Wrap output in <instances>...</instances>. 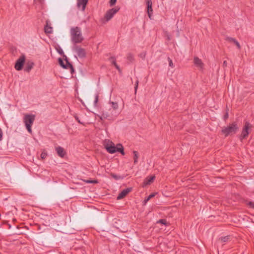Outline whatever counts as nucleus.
Returning <instances> with one entry per match:
<instances>
[{
	"mask_svg": "<svg viewBox=\"0 0 254 254\" xmlns=\"http://www.w3.org/2000/svg\"><path fill=\"white\" fill-rule=\"evenodd\" d=\"M194 64L198 67L200 68V69H202L204 64L202 63L201 59L198 58L197 57H195L194 58V61H193Z\"/></svg>",
	"mask_w": 254,
	"mask_h": 254,
	"instance_id": "obj_13",
	"label": "nucleus"
},
{
	"mask_svg": "<svg viewBox=\"0 0 254 254\" xmlns=\"http://www.w3.org/2000/svg\"><path fill=\"white\" fill-rule=\"evenodd\" d=\"M132 190L131 188H128L123 190L118 195L117 199H121L125 197Z\"/></svg>",
	"mask_w": 254,
	"mask_h": 254,
	"instance_id": "obj_12",
	"label": "nucleus"
},
{
	"mask_svg": "<svg viewBox=\"0 0 254 254\" xmlns=\"http://www.w3.org/2000/svg\"><path fill=\"white\" fill-rule=\"evenodd\" d=\"M34 64L32 62H28L25 68V70L27 72H29L32 68Z\"/></svg>",
	"mask_w": 254,
	"mask_h": 254,
	"instance_id": "obj_19",
	"label": "nucleus"
},
{
	"mask_svg": "<svg viewBox=\"0 0 254 254\" xmlns=\"http://www.w3.org/2000/svg\"><path fill=\"white\" fill-rule=\"evenodd\" d=\"M127 59L130 62H132L134 60L133 55L131 53L127 54Z\"/></svg>",
	"mask_w": 254,
	"mask_h": 254,
	"instance_id": "obj_23",
	"label": "nucleus"
},
{
	"mask_svg": "<svg viewBox=\"0 0 254 254\" xmlns=\"http://www.w3.org/2000/svg\"><path fill=\"white\" fill-rule=\"evenodd\" d=\"M147 4V11L149 18H151L153 14L152 3L151 0H146Z\"/></svg>",
	"mask_w": 254,
	"mask_h": 254,
	"instance_id": "obj_11",
	"label": "nucleus"
},
{
	"mask_svg": "<svg viewBox=\"0 0 254 254\" xmlns=\"http://www.w3.org/2000/svg\"><path fill=\"white\" fill-rule=\"evenodd\" d=\"M88 0H77V6L79 9L84 11Z\"/></svg>",
	"mask_w": 254,
	"mask_h": 254,
	"instance_id": "obj_10",
	"label": "nucleus"
},
{
	"mask_svg": "<svg viewBox=\"0 0 254 254\" xmlns=\"http://www.w3.org/2000/svg\"><path fill=\"white\" fill-rule=\"evenodd\" d=\"M109 60L110 61V62L113 64L115 67L119 71H121L120 68L119 66L116 63V60L115 57H111L109 59Z\"/></svg>",
	"mask_w": 254,
	"mask_h": 254,
	"instance_id": "obj_18",
	"label": "nucleus"
},
{
	"mask_svg": "<svg viewBox=\"0 0 254 254\" xmlns=\"http://www.w3.org/2000/svg\"><path fill=\"white\" fill-rule=\"evenodd\" d=\"M98 99H99V94H96L95 95V100L94 102L95 106H96V105L98 102Z\"/></svg>",
	"mask_w": 254,
	"mask_h": 254,
	"instance_id": "obj_29",
	"label": "nucleus"
},
{
	"mask_svg": "<svg viewBox=\"0 0 254 254\" xmlns=\"http://www.w3.org/2000/svg\"><path fill=\"white\" fill-rule=\"evenodd\" d=\"M65 62H66V64H64V62H63V61L62 60V59L61 58H59V64L64 68H65V69H68L69 68V69H70V71L72 73V72L74 71L73 67L72 65L67 60V57L66 56H65Z\"/></svg>",
	"mask_w": 254,
	"mask_h": 254,
	"instance_id": "obj_8",
	"label": "nucleus"
},
{
	"mask_svg": "<svg viewBox=\"0 0 254 254\" xmlns=\"http://www.w3.org/2000/svg\"><path fill=\"white\" fill-rule=\"evenodd\" d=\"M228 112H227L224 116V120L226 121L228 118Z\"/></svg>",
	"mask_w": 254,
	"mask_h": 254,
	"instance_id": "obj_35",
	"label": "nucleus"
},
{
	"mask_svg": "<svg viewBox=\"0 0 254 254\" xmlns=\"http://www.w3.org/2000/svg\"><path fill=\"white\" fill-rule=\"evenodd\" d=\"M56 150L60 157L63 158L65 154V151L63 147L61 146H58L56 148Z\"/></svg>",
	"mask_w": 254,
	"mask_h": 254,
	"instance_id": "obj_14",
	"label": "nucleus"
},
{
	"mask_svg": "<svg viewBox=\"0 0 254 254\" xmlns=\"http://www.w3.org/2000/svg\"><path fill=\"white\" fill-rule=\"evenodd\" d=\"M47 156V152H45V151H43V152L41 153V156H41V158L42 159H45V158H46Z\"/></svg>",
	"mask_w": 254,
	"mask_h": 254,
	"instance_id": "obj_28",
	"label": "nucleus"
},
{
	"mask_svg": "<svg viewBox=\"0 0 254 254\" xmlns=\"http://www.w3.org/2000/svg\"><path fill=\"white\" fill-rule=\"evenodd\" d=\"M25 61V57L24 55L21 56L16 61L15 64V68L17 70H20L23 67V64Z\"/></svg>",
	"mask_w": 254,
	"mask_h": 254,
	"instance_id": "obj_9",
	"label": "nucleus"
},
{
	"mask_svg": "<svg viewBox=\"0 0 254 254\" xmlns=\"http://www.w3.org/2000/svg\"><path fill=\"white\" fill-rule=\"evenodd\" d=\"M155 178V177L154 176L147 177L143 182V186L149 185L151 183H152L153 181Z\"/></svg>",
	"mask_w": 254,
	"mask_h": 254,
	"instance_id": "obj_16",
	"label": "nucleus"
},
{
	"mask_svg": "<svg viewBox=\"0 0 254 254\" xmlns=\"http://www.w3.org/2000/svg\"><path fill=\"white\" fill-rule=\"evenodd\" d=\"M238 129L237 123L234 122L230 124L228 127H224L222 130V132L225 134V136H227L229 135L236 133Z\"/></svg>",
	"mask_w": 254,
	"mask_h": 254,
	"instance_id": "obj_3",
	"label": "nucleus"
},
{
	"mask_svg": "<svg viewBox=\"0 0 254 254\" xmlns=\"http://www.w3.org/2000/svg\"><path fill=\"white\" fill-rule=\"evenodd\" d=\"M2 131L1 129L0 128V141H1L2 139Z\"/></svg>",
	"mask_w": 254,
	"mask_h": 254,
	"instance_id": "obj_36",
	"label": "nucleus"
},
{
	"mask_svg": "<svg viewBox=\"0 0 254 254\" xmlns=\"http://www.w3.org/2000/svg\"><path fill=\"white\" fill-rule=\"evenodd\" d=\"M85 182L88 184H97L98 183V181L97 180H86Z\"/></svg>",
	"mask_w": 254,
	"mask_h": 254,
	"instance_id": "obj_26",
	"label": "nucleus"
},
{
	"mask_svg": "<svg viewBox=\"0 0 254 254\" xmlns=\"http://www.w3.org/2000/svg\"><path fill=\"white\" fill-rule=\"evenodd\" d=\"M226 61H224V64H226Z\"/></svg>",
	"mask_w": 254,
	"mask_h": 254,
	"instance_id": "obj_38",
	"label": "nucleus"
},
{
	"mask_svg": "<svg viewBox=\"0 0 254 254\" xmlns=\"http://www.w3.org/2000/svg\"><path fill=\"white\" fill-rule=\"evenodd\" d=\"M251 127L252 126L249 122H247L245 123L240 136L241 139L242 140L248 136L251 129Z\"/></svg>",
	"mask_w": 254,
	"mask_h": 254,
	"instance_id": "obj_6",
	"label": "nucleus"
},
{
	"mask_svg": "<svg viewBox=\"0 0 254 254\" xmlns=\"http://www.w3.org/2000/svg\"><path fill=\"white\" fill-rule=\"evenodd\" d=\"M57 51L60 55L64 54V52L61 47H59L58 48H57Z\"/></svg>",
	"mask_w": 254,
	"mask_h": 254,
	"instance_id": "obj_31",
	"label": "nucleus"
},
{
	"mask_svg": "<svg viewBox=\"0 0 254 254\" xmlns=\"http://www.w3.org/2000/svg\"><path fill=\"white\" fill-rule=\"evenodd\" d=\"M247 204L250 207L254 208V202L249 201Z\"/></svg>",
	"mask_w": 254,
	"mask_h": 254,
	"instance_id": "obj_32",
	"label": "nucleus"
},
{
	"mask_svg": "<svg viewBox=\"0 0 254 254\" xmlns=\"http://www.w3.org/2000/svg\"><path fill=\"white\" fill-rule=\"evenodd\" d=\"M44 31L46 34H51L53 32V28L49 25L48 21H46V25L44 27Z\"/></svg>",
	"mask_w": 254,
	"mask_h": 254,
	"instance_id": "obj_15",
	"label": "nucleus"
},
{
	"mask_svg": "<svg viewBox=\"0 0 254 254\" xmlns=\"http://www.w3.org/2000/svg\"><path fill=\"white\" fill-rule=\"evenodd\" d=\"M72 50L75 52L79 58H84L86 53L85 50L81 47L74 44L72 47Z\"/></svg>",
	"mask_w": 254,
	"mask_h": 254,
	"instance_id": "obj_5",
	"label": "nucleus"
},
{
	"mask_svg": "<svg viewBox=\"0 0 254 254\" xmlns=\"http://www.w3.org/2000/svg\"><path fill=\"white\" fill-rule=\"evenodd\" d=\"M168 60L169 61V66L172 67H174V64H173L172 60L169 57L168 58Z\"/></svg>",
	"mask_w": 254,
	"mask_h": 254,
	"instance_id": "obj_30",
	"label": "nucleus"
},
{
	"mask_svg": "<svg viewBox=\"0 0 254 254\" xmlns=\"http://www.w3.org/2000/svg\"><path fill=\"white\" fill-rule=\"evenodd\" d=\"M35 115L26 114L24 115L23 118V122L25 124L26 127L29 133L32 132L31 125L35 121Z\"/></svg>",
	"mask_w": 254,
	"mask_h": 254,
	"instance_id": "obj_4",
	"label": "nucleus"
},
{
	"mask_svg": "<svg viewBox=\"0 0 254 254\" xmlns=\"http://www.w3.org/2000/svg\"><path fill=\"white\" fill-rule=\"evenodd\" d=\"M76 119L77 120V121H78V122L80 124H81V123L80 122V121L79 120V119L78 118H76Z\"/></svg>",
	"mask_w": 254,
	"mask_h": 254,
	"instance_id": "obj_37",
	"label": "nucleus"
},
{
	"mask_svg": "<svg viewBox=\"0 0 254 254\" xmlns=\"http://www.w3.org/2000/svg\"><path fill=\"white\" fill-rule=\"evenodd\" d=\"M138 83H139L138 80H136L135 82V87H134L135 93L136 92V91H137V89L138 88Z\"/></svg>",
	"mask_w": 254,
	"mask_h": 254,
	"instance_id": "obj_33",
	"label": "nucleus"
},
{
	"mask_svg": "<svg viewBox=\"0 0 254 254\" xmlns=\"http://www.w3.org/2000/svg\"><path fill=\"white\" fill-rule=\"evenodd\" d=\"M116 1L117 0H110L109 2L110 6L114 5L116 3Z\"/></svg>",
	"mask_w": 254,
	"mask_h": 254,
	"instance_id": "obj_34",
	"label": "nucleus"
},
{
	"mask_svg": "<svg viewBox=\"0 0 254 254\" xmlns=\"http://www.w3.org/2000/svg\"><path fill=\"white\" fill-rule=\"evenodd\" d=\"M133 162L134 164H136L138 162V158L139 157V154L137 151H133Z\"/></svg>",
	"mask_w": 254,
	"mask_h": 254,
	"instance_id": "obj_20",
	"label": "nucleus"
},
{
	"mask_svg": "<svg viewBox=\"0 0 254 254\" xmlns=\"http://www.w3.org/2000/svg\"><path fill=\"white\" fill-rule=\"evenodd\" d=\"M154 194L153 193H152V194H150L148 196H147L146 198H145V199L144 200L143 203V204L144 205H145L146 203L153 197L154 196Z\"/></svg>",
	"mask_w": 254,
	"mask_h": 254,
	"instance_id": "obj_21",
	"label": "nucleus"
},
{
	"mask_svg": "<svg viewBox=\"0 0 254 254\" xmlns=\"http://www.w3.org/2000/svg\"><path fill=\"white\" fill-rule=\"evenodd\" d=\"M226 40L230 42L234 43L239 49L241 48L239 43L235 39L232 37H227Z\"/></svg>",
	"mask_w": 254,
	"mask_h": 254,
	"instance_id": "obj_17",
	"label": "nucleus"
},
{
	"mask_svg": "<svg viewBox=\"0 0 254 254\" xmlns=\"http://www.w3.org/2000/svg\"><path fill=\"white\" fill-rule=\"evenodd\" d=\"M107 151L111 154H113L116 152H120L122 155H125L124 147L122 144L119 143L115 146L114 143L111 142L107 144L105 146Z\"/></svg>",
	"mask_w": 254,
	"mask_h": 254,
	"instance_id": "obj_2",
	"label": "nucleus"
},
{
	"mask_svg": "<svg viewBox=\"0 0 254 254\" xmlns=\"http://www.w3.org/2000/svg\"><path fill=\"white\" fill-rule=\"evenodd\" d=\"M111 104L114 109H117L118 108V104L117 102H112Z\"/></svg>",
	"mask_w": 254,
	"mask_h": 254,
	"instance_id": "obj_27",
	"label": "nucleus"
},
{
	"mask_svg": "<svg viewBox=\"0 0 254 254\" xmlns=\"http://www.w3.org/2000/svg\"><path fill=\"white\" fill-rule=\"evenodd\" d=\"M111 176L114 178L115 180H118L122 179V177L120 176H118L117 175H116L115 174L112 173L111 174Z\"/></svg>",
	"mask_w": 254,
	"mask_h": 254,
	"instance_id": "obj_25",
	"label": "nucleus"
},
{
	"mask_svg": "<svg viewBox=\"0 0 254 254\" xmlns=\"http://www.w3.org/2000/svg\"><path fill=\"white\" fill-rule=\"evenodd\" d=\"M71 41L74 44L81 43L84 38L82 35L81 31L79 27H72L70 29Z\"/></svg>",
	"mask_w": 254,
	"mask_h": 254,
	"instance_id": "obj_1",
	"label": "nucleus"
},
{
	"mask_svg": "<svg viewBox=\"0 0 254 254\" xmlns=\"http://www.w3.org/2000/svg\"><path fill=\"white\" fill-rule=\"evenodd\" d=\"M120 10V7H116L108 10L104 16L107 21H108L114 16V15Z\"/></svg>",
	"mask_w": 254,
	"mask_h": 254,
	"instance_id": "obj_7",
	"label": "nucleus"
},
{
	"mask_svg": "<svg viewBox=\"0 0 254 254\" xmlns=\"http://www.w3.org/2000/svg\"><path fill=\"white\" fill-rule=\"evenodd\" d=\"M228 239H229V237L225 236V237H222L220 238L219 239V241H220L222 243H224V242H227Z\"/></svg>",
	"mask_w": 254,
	"mask_h": 254,
	"instance_id": "obj_22",
	"label": "nucleus"
},
{
	"mask_svg": "<svg viewBox=\"0 0 254 254\" xmlns=\"http://www.w3.org/2000/svg\"><path fill=\"white\" fill-rule=\"evenodd\" d=\"M157 223H161V224H162L165 225L166 226L167 225V221L165 219H163L159 220L157 222Z\"/></svg>",
	"mask_w": 254,
	"mask_h": 254,
	"instance_id": "obj_24",
	"label": "nucleus"
}]
</instances>
